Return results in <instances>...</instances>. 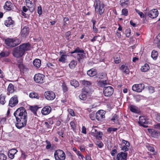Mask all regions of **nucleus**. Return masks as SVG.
I'll use <instances>...</instances> for the list:
<instances>
[{
  "instance_id": "obj_42",
  "label": "nucleus",
  "mask_w": 160,
  "mask_h": 160,
  "mask_svg": "<svg viewBox=\"0 0 160 160\" xmlns=\"http://www.w3.org/2000/svg\"><path fill=\"white\" fill-rule=\"evenodd\" d=\"M62 88L64 92L68 91V88L65 84L63 83L62 85Z\"/></svg>"
},
{
  "instance_id": "obj_33",
  "label": "nucleus",
  "mask_w": 160,
  "mask_h": 160,
  "mask_svg": "<svg viewBox=\"0 0 160 160\" xmlns=\"http://www.w3.org/2000/svg\"><path fill=\"white\" fill-rule=\"evenodd\" d=\"M158 55V53L157 51H153L152 52L151 57L154 60L157 59Z\"/></svg>"
},
{
  "instance_id": "obj_59",
  "label": "nucleus",
  "mask_w": 160,
  "mask_h": 160,
  "mask_svg": "<svg viewBox=\"0 0 160 160\" xmlns=\"http://www.w3.org/2000/svg\"><path fill=\"white\" fill-rule=\"evenodd\" d=\"M148 89L150 92L153 93L154 92V88L152 86L149 87Z\"/></svg>"
},
{
  "instance_id": "obj_63",
  "label": "nucleus",
  "mask_w": 160,
  "mask_h": 160,
  "mask_svg": "<svg viewBox=\"0 0 160 160\" xmlns=\"http://www.w3.org/2000/svg\"><path fill=\"white\" fill-rule=\"evenodd\" d=\"M82 133H84V134H86L87 133L86 132V129L85 127L83 126L82 127Z\"/></svg>"
},
{
  "instance_id": "obj_61",
  "label": "nucleus",
  "mask_w": 160,
  "mask_h": 160,
  "mask_svg": "<svg viewBox=\"0 0 160 160\" xmlns=\"http://www.w3.org/2000/svg\"><path fill=\"white\" fill-rule=\"evenodd\" d=\"M128 146H123L122 148V150L124 151L125 152L127 151L128 150Z\"/></svg>"
},
{
  "instance_id": "obj_3",
  "label": "nucleus",
  "mask_w": 160,
  "mask_h": 160,
  "mask_svg": "<svg viewBox=\"0 0 160 160\" xmlns=\"http://www.w3.org/2000/svg\"><path fill=\"white\" fill-rule=\"evenodd\" d=\"M21 43L19 40L16 38H7L5 40L6 44L10 48L18 46Z\"/></svg>"
},
{
  "instance_id": "obj_6",
  "label": "nucleus",
  "mask_w": 160,
  "mask_h": 160,
  "mask_svg": "<svg viewBox=\"0 0 160 160\" xmlns=\"http://www.w3.org/2000/svg\"><path fill=\"white\" fill-rule=\"evenodd\" d=\"M54 156L55 160H65L66 158L65 152L60 149H58L55 152Z\"/></svg>"
},
{
  "instance_id": "obj_24",
  "label": "nucleus",
  "mask_w": 160,
  "mask_h": 160,
  "mask_svg": "<svg viewBox=\"0 0 160 160\" xmlns=\"http://www.w3.org/2000/svg\"><path fill=\"white\" fill-rule=\"evenodd\" d=\"M120 69L123 72H125L126 74H128L129 72V70L127 66L125 65H122L120 67Z\"/></svg>"
},
{
  "instance_id": "obj_1",
  "label": "nucleus",
  "mask_w": 160,
  "mask_h": 160,
  "mask_svg": "<svg viewBox=\"0 0 160 160\" xmlns=\"http://www.w3.org/2000/svg\"><path fill=\"white\" fill-rule=\"evenodd\" d=\"M14 115L17 121L16 126L18 128L20 129L26 125L28 115L25 108L23 107L18 108L14 113Z\"/></svg>"
},
{
  "instance_id": "obj_48",
  "label": "nucleus",
  "mask_w": 160,
  "mask_h": 160,
  "mask_svg": "<svg viewBox=\"0 0 160 160\" xmlns=\"http://www.w3.org/2000/svg\"><path fill=\"white\" fill-rule=\"evenodd\" d=\"M7 158L6 156L3 154H0V160H6Z\"/></svg>"
},
{
  "instance_id": "obj_41",
  "label": "nucleus",
  "mask_w": 160,
  "mask_h": 160,
  "mask_svg": "<svg viewBox=\"0 0 160 160\" xmlns=\"http://www.w3.org/2000/svg\"><path fill=\"white\" fill-rule=\"evenodd\" d=\"M96 116V113L95 112H93L91 113L89 115V117L92 120H94L95 119V116Z\"/></svg>"
},
{
  "instance_id": "obj_7",
  "label": "nucleus",
  "mask_w": 160,
  "mask_h": 160,
  "mask_svg": "<svg viewBox=\"0 0 160 160\" xmlns=\"http://www.w3.org/2000/svg\"><path fill=\"white\" fill-rule=\"evenodd\" d=\"M113 88L111 86L105 87L103 89V94L106 96L110 97L113 93Z\"/></svg>"
},
{
  "instance_id": "obj_26",
  "label": "nucleus",
  "mask_w": 160,
  "mask_h": 160,
  "mask_svg": "<svg viewBox=\"0 0 160 160\" xmlns=\"http://www.w3.org/2000/svg\"><path fill=\"white\" fill-rule=\"evenodd\" d=\"M95 132H91V134L92 135L94 136L95 137H96V138H101L102 137V133L100 132H98L95 129Z\"/></svg>"
},
{
  "instance_id": "obj_18",
  "label": "nucleus",
  "mask_w": 160,
  "mask_h": 160,
  "mask_svg": "<svg viewBox=\"0 0 160 160\" xmlns=\"http://www.w3.org/2000/svg\"><path fill=\"white\" fill-rule=\"evenodd\" d=\"M29 29L27 27H24L21 30V34L22 37H26L27 36L29 33Z\"/></svg>"
},
{
  "instance_id": "obj_30",
  "label": "nucleus",
  "mask_w": 160,
  "mask_h": 160,
  "mask_svg": "<svg viewBox=\"0 0 160 160\" xmlns=\"http://www.w3.org/2000/svg\"><path fill=\"white\" fill-rule=\"evenodd\" d=\"M67 55L66 54H62L60 58L59 59L58 61L62 63H65L67 59Z\"/></svg>"
},
{
  "instance_id": "obj_27",
  "label": "nucleus",
  "mask_w": 160,
  "mask_h": 160,
  "mask_svg": "<svg viewBox=\"0 0 160 160\" xmlns=\"http://www.w3.org/2000/svg\"><path fill=\"white\" fill-rule=\"evenodd\" d=\"M77 61L75 60H72L70 62L69 66V68L72 69H74L77 65Z\"/></svg>"
},
{
  "instance_id": "obj_47",
  "label": "nucleus",
  "mask_w": 160,
  "mask_h": 160,
  "mask_svg": "<svg viewBox=\"0 0 160 160\" xmlns=\"http://www.w3.org/2000/svg\"><path fill=\"white\" fill-rule=\"evenodd\" d=\"M31 110L33 113L34 114H36L37 108V107H31L30 108Z\"/></svg>"
},
{
  "instance_id": "obj_16",
  "label": "nucleus",
  "mask_w": 160,
  "mask_h": 160,
  "mask_svg": "<svg viewBox=\"0 0 160 160\" xmlns=\"http://www.w3.org/2000/svg\"><path fill=\"white\" fill-rule=\"evenodd\" d=\"M148 131L153 137L156 138L160 135V132L159 131H156L153 129H148Z\"/></svg>"
},
{
  "instance_id": "obj_8",
  "label": "nucleus",
  "mask_w": 160,
  "mask_h": 160,
  "mask_svg": "<svg viewBox=\"0 0 160 160\" xmlns=\"http://www.w3.org/2000/svg\"><path fill=\"white\" fill-rule=\"evenodd\" d=\"M45 76L42 74H36L34 77V80L37 83H42L44 82Z\"/></svg>"
},
{
  "instance_id": "obj_13",
  "label": "nucleus",
  "mask_w": 160,
  "mask_h": 160,
  "mask_svg": "<svg viewBox=\"0 0 160 160\" xmlns=\"http://www.w3.org/2000/svg\"><path fill=\"white\" fill-rule=\"evenodd\" d=\"M128 156L127 153L121 152L118 153L117 156V160H126Z\"/></svg>"
},
{
  "instance_id": "obj_44",
  "label": "nucleus",
  "mask_w": 160,
  "mask_h": 160,
  "mask_svg": "<svg viewBox=\"0 0 160 160\" xmlns=\"http://www.w3.org/2000/svg\"><path fill=\"white\" fill-rule=\"evenodd\" d=\"M131 33V30L130 29H127L125 31L126 36L127 37H129Z\"/></svg>"
},
{
  "instance_id": "obj_4",
  "label": "nucleus",
  "mask_w": 160,
  "mask_h": 160,
  "mask_svg": "<svg viewBox=\"0 0 160 160\" xmlns=\"http://www.w3.org/2000/svg\"><path fill=\"white\" fill-rule=\"evenodd\" d=\"M74 53H77L76 58L79 62H82V60L85 57L84 50L79 47H77L73 51L71 52L72 54Z\"/></svg>"
},
{
  "instance_id": "obj_51",
  "label": "nucleus",
  "mask_w": 160,
  "mask_h": 160,
  "mask_svg": "<svg viewBox=\"0 0 160 160\" xmlns=\"http://www.w3.org/2000/svg\"><path fill=\"white\" fill-rule=\"evenodd\" d=\"M111 120L113 122L118 120V116L116 114L114 115L113 117L112 118Z\"/></svg>"
},
{
  "instance_id": "obj_45",
  "label": "nucleus",
  "mask_w": 160,
  "mask_h": 160,
  "mask_svg": "<svg viewBox=\"0 0 160 160\" xmlns=\"http://www.w3.org/2000/svg\"><path fill=\"white\" fill-rule=\"evenodd\" d=\"M5 97L4 96H1L0 97V102L2 104H4L5 103Z\"/></svg>"
},
{
  "instance_id": "obj_5",
  "label": "nucleus",
  "mask_w": 160,
  "mask_h": 160,
  "mask_svg": "<svg viewBox=\"0 0 160 160\" xmlns=\"http://www.w3.org/2000/svg\"><path fill=\"white\" fill-rule=\"evenodd\" d=\"M96 5L95 6V11L100 15L102 14L104 12V5L102 2H100L98 0H96Z\"/></svg>"
},
{
  "instance_id": "obj_60",
  "label": "nucleus",
  "mask_w": 160,
  "mask_h": 160,
  "mask_svg": "<svg viewBox=\"0 0 160 160\" xmlns=\"http://www.w3.org/2000/svg\"><path fill=\"white\" fill-rule=\"evenodd\" d=\"M117 152V150L116 149H114L112 150L111 152V154L112 156H114L116 153Z\"/></svg>"
},
{
  "instance_id": "obj_57",
  "label": "nucleus",
  "mask_w": 160,
  "mask_h": 160,
  "mask_svg": "<svg viewBox=\"0 0 160 160\" xmlns=\"http://www.w3.org/2000/svg\"><path fill=\"white\" fill-rule=\"evenodd\" d=\"M148 149L149 151H150L153 152L154 151V148L150 146H147Z\"/></svg>"
},
{
  "instance_id": "obj_34",
  "label": "nucleus",
  "mask_w": 160,
  "mask_h": 160,
  "mask_svg": "<svg viewBox=\"0 0 160 160\" xmlns=\"http://www.w3.org/2000/svg\"><path fill=\"white\" fill-rule=\"evenodd\" d=\"M8 90L9 93H12L14 91L13 85L12 84H10L8 88Z\"/></svg>"
},
{
  "instance_id": "obj_29",
  "label": "nucleus",
  "mask_w": 160,
  "mask_h": 160,
  "mask_svg": "<svg viewBox=\"0 0 160 160\" xmlns=\"http://www.w3.org/2000/svg\"><path fill=\"white\" fill-rule=\"evenodd\" d=\"M29 97L30 98H36L37 99H39L40 98L39 95L37 93L33 92L30 93Z\"/></svg>"
},
{
  "instance_id": "obj_52",
  "label": "nucleus",
  "mask_w": 160,
  "mask_h": 160,
  "mask_svg": "<svg viewBox=\"0 0 160 160\" xmlns=\"http://www.w3.org/2000/svg\"><path fill=\"white\" fill-rule=\"evenodd\" d=\"M117 130V128H110L107 129V131L110 132L111 131L115 132Z\"/></svg>"
},
{
  "instance_id": "obj_38",
  "label": "nucleus",
  "mask_w": 160,
  "mask_h": 160,
  "mask_svg": "<svg viewBox=\"0 0 160 160\" xmlns=\"http://www.w3.org/2000/svg\"><path fill=\"white\" fill-rule=\"evenodd\" d=\"M106 76V74L104 73H101L98 75L97 77L100 79L104 78Z\"/></svg>"
},
{
  "instance_id": "obj_55",
  "label": "nucleus",
  "mask_w": 160,
  "mask_h": 160,
  "mask_svg": "<svg viewBox=\"0 0 160 160\" xmlns=\"http://www.w3.org/2000/svg\"><path fill=\"white\" fill-rule=\"evenodd\" d=\"M70 124L72 128L74 129L76 127V125L75 122H74L72 121L70 122Z\"/></svg>"
},
{
  "instance_id": "obj_23",
  "label": "nucleus",
  "mask_w": 160,
  "mask_h": 160,
  "mask_svg": "<svg viewBox=\"0 0 160 160\" xmlns=\"http://www.w3.org/2000/svg\"><path fill=\"white\" fill-rule=\"evenodd\" d=\"M97 71L95 69L92 68L87 71V74L90 77H92L97 74Z\"/></svg>"
},
{
  "instance_id": "obj_28",
  "label": "nucleus",
  "mask_w": 160,
  "mask_h": 160,
  "mask_svg": "<svg viewBox=\"0 0 160 160\" xmlns=\"http://www.w3.org/2000/svg\"><path fill=\"white\" fill-rule=\"evenodd\" d=\"M18 67L20 69V71L24 72L26 71L27 68L22 63H20L18 64Z\"/></svg>"
},
{
  "instance_id": "obj_19",
  "label": "nucleus",
  "mask_w": 160,
  "mask_h": 160,
  "mask_svg": "<svg viewBox=\"0 0 160 160\" xmlns=\"http://www.w3.org/2000/svg\"><path fill=\"white\" fill-rule=\"evenodd\" d=\"M17 152V150L16 149H13L10 150L8 152V157L11 159L13 158L14 157V155Z\"/></svg>"
},
{
  "instance_id": "obj_15",
  "label": "nucleus",
  "mask_w": 160,
  "mask_h": 160,
  "mask_svg": "<svg viewBox=\"0 0 160 160\" xmlns=\"http://www.w3.org/2000/svg\"><path fill=\"white\" fill-rule=\"evenodd\" d=\"M158 14V11L156 9H154L150 10L148 12V16L151 18H156Z\"/></svg>"
},
{
  "instance_id": "obj_56",
  "label": "nucleus",
  "mask_w": 160,
  "mask_h": 160,
  "mask_svg": "<svg viewBox=\"0 0 160 160\" xmlns=\"http://www.w3.org/2000/svg\"><path fill=\"white\" fill-rule=\"evenodd\" d=\"M122 142L125 144V145L124 146H126L128 147H129L130 146L129 143L127 141L125 140H122Z\"/></svg>"
},
{
  "instance_id": "obj_25",
  "label": "nucleus",
  "mask_w": 160,
  "mask_h": 160,
  "mask_svg": "<svg viewBox=\"0 0 160 160\" xmlns=\"http://www.w3.org/2000/svg\"><path fill=\"white\" fill-rule=\"evenodd\" d=\"M129 108L130 111L132 112L136 113H138L139 112V110L138 108L134 105H130Z\"/></svg>"
},
{
  "instance_id": "obj_39",
  "label": "nucleus",
  "mask_w": 160,
  "mask_h": 160,
  "mask_svg": "<svg viewBox=\"0 0 160 160\" xmlns=\"http://www.w3.org/2000/svg\"><path fill=\"white\" fill-rule=\"evenodd\" d=\"M79 98L83 100H85L87 98L86 94L82 93L79 96Z\"/></svg>"
},
{
  "instance_id": "obj_53",
  "label": "nucleus",
  "mask_w": 160,
  "mask_h": 160,
  "mask_svg": "<svg viewBox=\"0 0 160 160\" xmlns=\"http://www.w3.org/2000/svg\"><path fill=\"white\" fill-rule=\"evenodd\" d=\"M120 4L122 7H126L128 4V1H126L124 2H120Z\"/></svg>"
},
{
  "instance_id": "obj_62",
  "label": "nucleus",
  "mask_w": 160,
  "mask_h": 160,
  "mask_svg": "<svg viewBox=\"0 0 160 160\" xmlns=\"http://www.w3.org/2000/svg\"><path fill=\"white\" fill-rule=\"evenodd\" d=\"M31 7H29V10L31 12H33L34 10V8L33 5H31Z\"/></svg>"
},
{
  "instance_id": "obj_54",
  "label": "nucleus",
  "mask_w": 160,
  "mask_h": 160,
  "mask_svg": "<svg viewBox=\"0 0 160 160\" xmlns=\"http://www.w3.org/2000/svg\"><path fill=\"white\" fill-rule=\"evenodd\" d=\"M38 12L39 15H41L42 14V9L41 6L38 7Z\"/></svg>"
},
{
  "instance_id": "obj_32",
  "label": "nucleus",
  "mask_w": 160,
  "mask_h": 160,
  "mask_svg": "<svg viewBox=\"0 0 160 160\" xmlns=\"http://www.w3.org/2000/svg\"><path fill=\"white\" fill-rule=\"evenodd\" d=\"M71 85L76 88L79 86V84L78 81L75 80H73L70 82Z\"/></svg>"
},
{
  "instance_id": "obj_21",
  "label": "nucleus",
  "mask_w": 160,
  "mask_h": 160,
  "mask_svg": "<svg viewBox=\"0 0 160 160\" xmlns=\"http://www.w3.org/2000/svg\"><path fill=\"white\" fill-rule=\"evenodd\" d=\"M12 5L11 2L7 1L3 6V8L6 10L10 11L11 10Z\"/></svg>"
},
{
  "instance_id": "obj_10",
  "label": "nucleus",
  "mask_w": 160,
  "mask_h": 160,
  "mask_svg": "<svg viewBox=\"0 0 160 160\" xmlns=\"http://www.w3.org/2000/svg\"><path fill=\"white\" fill-rule=\"evenodd\" d=\"M44 96L46 99L48 100H52L55 98V94L52 91H48L44 93Z\"/></svg>"
},
{
  "instance_id": "obj_22",
  "label": "nucleus",
  "mask_w": 160,
  "mask_h": 160,
  "mask_svg": "<svg viewBox=\"0 0 160 160\" xmlns=\"http://www.w3.org/2000/svg\"><path fill=\"white\" fill-rule=\"evenodd\" d=\"M33 63L36 68H38L41 66V60L39 59H36L33 61Z\"/></svg>"
},
{
  "instance_id": "obj_11",
  "label": "nucleus",
  "mask_w": 160,
  "mask_h": 160,
  "mask_svg": "<svg viewBox=\"0 0 160 160\" xmlns=\"http://www.w3.org/2000/svg\"><path fill=\"white\" fill-rule=\"evenodd\" d=\"M18 97L17 95H15L10 99L9 102V106L12 108L13 107L18 104Z\"/></svg>"
},
{
  "instance_id": "obj_31",
  "label": "nucleus",
  "mask_w": 160,
  "mask_h": 160,
  "mask_svg": "<svg viewBox=\"0 0 160 160\" xmlns=\"http://www.w3.org/2000/svg\"><path fill=\"white\" fill-rule=\"evenodd\" d=\"M149 69V66L148 64H145L144 66L142 67L141 70L142 72H146Z\"/></svg>"
},
{
  "instance_id": "obj_49",
  "label": "nucleus",
  "mask_w": 160,
  "mask_h": 160,
  "mask_svg": "<svg viewBox=\"0 0 160 160\" xmlns=\"http://www.w3.org/2000/svg\"><path fill=\"white\" fill-rule=\"evenodd\" d=\"M89 90L88 88L84 87L82 89V93H85L86 94L89 92Z\"/></svg>"
},
{
  "instance_id": "obj_35",
  "label": "nucleus",
  "mask_w": 160,
  "mask_h": 160,
  "mask_svg": "<svg viewBox=\"0 0 160 160\" xmlns=\"http://www.w3.org/2000/svg\"><path fill=\"white\" fill-rule=\"evenodd\" d=\"M107 84V82L106 80L99 81L98 83V85L100 87H104Z\"/></svg>"
},
{
  "instance_id": "obj_9",
  "label": "nucleus",
  "mask_w": 160,
  "mask_h": 160,
  "mask_svg": "<svg viewBox=\"0 0 160 160\" xmlns=\"http://www.w3.org/2000/svg\"><path fill=\"white\" fill-rule=\"evenodd\" d=\"M144 88V85L143 84H135L132 88V90L137 92H141Z\"/></svg>"
},
{
  "instance_id": "obj_43",
  "label": "nucleus",
  "mask_w": 160,
  "mask_h": 160,
  "mask_svg": "<svg viewBox=\"0 0 160 160\" xmlns=\"http://www.w3.org/2000/svg\"><path fill=\"white\" fill-rule=\"evenodd\" d=\"M135 10L136 11V12L138 14L140 17L141 18H142L144 17V14L142 12L138 10L137 9H135Z\"/></svg>"
},
{
  "instance_id": "obj_14",
  "label": "nucleus",
  "mask_w": 160,
  "mask_h": 160,
  "mask_svg": "<svg viewBox=\"0 0 160 160\" xmlns=\"http://www.w3.org/2000/svg\"><path fill=\"white\" fill-rule=\"evenodd\" d=\"M138 122L140 125L144 127H148L147 126L144 124H147L148 123V122L144 116H140L139 117Z\"/></svg>"
},
{
  "instance_id": "obj_58",
  "label": "nucleus",
  "mask_w": 160,
  "mask_h": 160,
  "mask_svg": "<svg viewBox=\"0 0 160 160\" xmlns=\"http://www.w3.org/2000/svg\"><path fill=\"white\" fill-rule=\"evenodd\" d=\"M68 111L69 112L70 114L72 116H75V113L72 110L70 109L68 110Z\"/></svg>"
},
{
  "instance_id": "obj_36",
  "label": "nucleus",
  "mask_w": 160,
  "mask_h": 160,
  "mask_svg": "<svg viewBox=\"0 0 160 160\" xmlns=\"http://www.w3.org/2000/svg\"><path fill=\"white\" fill-rule=\"evenodd\" d=\"M81 82L82 84L85 86H90L92 84L91 82L85 80H82Z\"/></svg>"
},
{
  "instance_id": "obj_40",
  "label": "nucleus",
  "mask_w": 160,
  "mask_h": 160,
  "mask_svg": "<svg viewBox=\"0 0 160 160\" xmlns=\"http://www.w3.org/2000/svg\"><path fill=\"white\" fill-rule=\"evenodd\" d=\"M9 55V53L8 52H1L0 53V59L3 57H8Z\"/></svg>"
},
{
  "instance_id": "obj_64",
  "label": "nucleus",
  "mask_w": 160,
  "mask_h": 160,
  "mask_svg": "<svg viewBox=\"0 0 160 160\" xmlns=\"http://www.w3.org/2000/svg\"><path fill=\"white\" fill-rule=\"evenodd\" d=\"M156 119L158 121L160 122V113L157 114L156 117Z\"/></svg>"
},
{
  "instance_id": "obj_50",
  "label": "nucleus",
  "mask_w": 160,
  "mask_h": 160,
  "mask_svg": "<svg viewBox=\"0 0 160 160\" xmlns=\"http://www.w3.org/2000/svg\"><path fill=\"white\" fill-rule=\"evenodd\" d=\"M96 145L99 148H101L103 146V143L100 141H98L96 142Z\"/></svg>"
},
{
  "instance_id": "obj_12",
  "label": "nucleus",
  "mask_w": 160,
  "mask_h": 160,
  "mask_svg": "<svg viewBox=\"0 0 160 160\" xmlns=\"http://www.w3.org/2000/svg\"><path fill=\"white\" fill-rule=\"evenodd\" d=\"M105 112L102 110L98 111L96 113V118L99 121H102L105 118Z\"/></svg>"
},
{
  "instance_id": "obj_20",
  "label": "nucleus",
  "mask_w": 160,
  "mask_h": 160,
  "mask_svg": "<svg viewBox=\"0 0 160 160\" xmlns=\"http://www.w3.org/2000/svg\"><path fill=\"white\" fill-rule=\"evenodd\" d=\"M14 21L12 20L11 17H9L5 22V25L8 27H9L11 25L13 24Z\"/></svg>"
},
{
  "instance_id": "obj_2",
  "label": "nucleus",
  "mask_w": 160,
  "mask_h": 160,
  "mask_svg": "<svg viewBox=\"0 0 160 160\" xmlns=\"http://www.w3.org/2000/svg\"><path fill=\"white\" fill-rule=\"evenodd\" d=\"M30 44L29 43H24L14 48L12 53L14 57L19 58L22 57L25 52L30 50Z\"/></svg>"
},
{
  "instance_id": "obj_17",
  "label": "nucleus",
  "mask_w": 160,
  "mask_h": 160,
  "mask_svg": "<svg viewBox=\"0 0 160 160\" xmlns=\"http://www.w3.org/2000/svg\"><path fill=\"white\" fill-rule=\"evenodd\" d=\"M51 110V108L49 106H47L42 108V113L43 115H47L50 112Z\"/></svg>"
},
{
  "instance_id": "obj_46",
  "label": "nucleus",
  "mask_w": 160,
  "mask_h": 160,
  "mask_svg": "<svg viewBox=\"0 0 160 160\" xmlns=\"http://www.w3.org/2000/svg\"><path fill=\"white\" fill-rule=\"evenodd\" d=\"M122 15L127 16L128 15V11L127 9H123L122 11Z\"/></svg>"
},
{
  "instance_id": "obj_37",
  "label": "nucleus",
  "mask_w": 160,
  "mask_h": 160,
  "mask_svg": "<svg viewBox=\"0 0 160 160\" xmlns=\"http://www.w3.org/2000/svg\"><path fill=\"white\" fill-rule=\"evenodd\" d=\"M114 62L117 64L118 63L121 62V59L120 56L117 55L114 58Z\"/></svg>"
}]
</instances>
